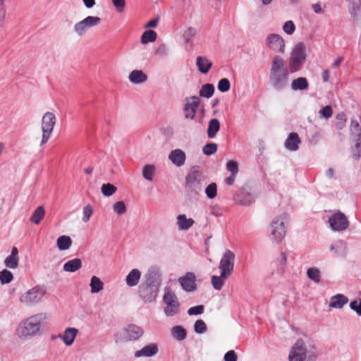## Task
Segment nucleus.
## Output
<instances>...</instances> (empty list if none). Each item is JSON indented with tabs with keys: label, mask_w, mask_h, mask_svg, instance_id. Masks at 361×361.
<instances>
[{
	"label": "nucleus",
	"mask_w": 361,
	"mask_h": 361,
	"mask_svg": "<svg viewBox=\"0 0 361 361\" xmlns=\"http://www.w3.org/2000/svg\"><path fill=\"white\" fill-rule=\"evenodd\" d=\"M72 243V240L69 236L61 235L57 239V246L60 250H68Z\"/></svg>",
	"instance_id": "36"
},
{
	"label": "nucleus",
	"mask_w": 361,
	"mask_h": 361,
	"mask_svg": "<svg viewBox=\"0 0 361 361\" xmlns=\"http://www.w3.org/2000/svg\"><path fill=\"white\" fill-rule=\"evenodd\" d=\"M196 35V30L193 27H188L183 34V38L186 43H190Z\"/></svg>",
	"instance_id": "49"
},
{
	"label": "nucleus",
	"mask_w": 361,
	"mask_h": 361,
	"mask_svg": "<svg viewBox=\"0 0 361 361\" xmlns=\"http://www.w3.org/2000/svg\"><path fill=\"white\" fill-rule=\"evenodd\" d=\"M305 47L302 43L297 44L291 51L289 68L291 73L299 71L305 61Z\"/></svg>",
	"instance_id": "6"
},
{
	"label": "nucleus",
	"mask_w": 361,
	"mask_h": 361,
	"mask_svg": "<svg viewBox=\"0 0 361 361\" xmlns=\"http://www.w3.org/2000/svg\"><path fill=\"white\" fill-rule=\"evenodd\" d=\"M78 333V330L74 327L66 328L63 334H59V338H61L64 344L67 346H71Z\"/></svg>",
	"instance_id": "17"
},
{
	"label": "nucleus",
	"mask_w": 361,
	"mask_h": 361,
	"mask_svg": "<svg viewBox=\"0 0 361 361\" xmlns=\"http://www.w3.org/2000/svg\"><path fill=\"white\" fill-rule=\"evenodd\" d=\"M205 193L209 199H213L217 194V186L214 183H210L205 189Z\"/></svg>",
	"instance_id": "43"
},
{
	"label": "nucleus",
	"mask_w": 361,
	"mask_h": 361,
	"mask_svg": "<svg viewBox=\"0 0 361 361\" xmlns=\"http://www.w3.org/2000/svg\"><path fill=\"white\" fill-rule=\"evenodd\" d=\"M126 337L130 341H135L143 334V329L135 324H130L125 329Z\"/></svg>",
	"instance_id": "19"
},
{
	"label": "nucleus",
	"mask_w": 361,
	"mask_h": 361,
	"mask_svg": "<svg viewBox=\"0 0 361 361\" xmlns=\"http://www.w3.org/2000/svg\"><path fill=\"white\" fill-rule=\"evenodd\" d=\"M329 223L330 228L334 231H345L349 226L346 216L339 211L329 217Z\"/></svg>",
	"instance_id": "12"
},
{
	"label": "nucleus",
	"mask_w": 361,
	"mask_h": 361,
	"mask_svg": "<svg viewBox=\"0 0 361 361\" xmlns=\"http://www.w3.org/2000/svg\"><path fill=\"white\" fill-rule=\"evenodd\" d=\"M45 216V209L43 206H39L34 211L30 217V221L39 224Z\"/></svg>",
	"instance_id": "34"
},
{
	"label": "nucleus",
	"mask_w": 361,
	"mask_h": 361,
	"mask_svg": "<svg viewBox=\"0 0 361 361\" xmlns=\"http://www.w3.org/2000/svg\"><path fill=\"white\" fill-rule=\"evenodd\" d=\"M171 336L174 340L182 341L186 338L187 331L182 326L176 325L171 328Z\"/></svg>",
	"instance_id": "31"
},
{
	"label": "nucleus",
	"mask_w": 361,
	"mask_h": 361,
	"mask_svg": "<svg viewBox=\"0 0 361 361\" xmlns=\"http://www.w3.org/2000/svg\"><path fill=\"white\" fill-rule=\"evenodd\" d=\"M56 118L52 112H47L44 114L42 120V137L41 145L47 143L51 137Z\"/></svg>",
	"instance_id": "9"
},
{
	"label": "nucleus",
	"mask_w": 361,
	"mask_h": 361,
	"mask_svg": "<svg viewBox=\"0 0 361 361\" xmlns=\"http://www.w3.org/2000/svg\"><path fill=\"white\" fill-rule=\"evenodd\" d=\"M196 65L200 73L207 74L212 66V63L205 56H197Z\"/></svg>",
	"instance_id": "28"
},
{
	"label": "nucleus",
	"mask_w": 361,
	"mask_h": 361,
	"mask_svg": "<svg viewBox=\"0 0 361 361\" xmlns=\"http://www.w3.org/2000/svg\"><path fill=\"white\" fill-rule=\"evenodd\" d=\"M47 293L43 286H36L28 290L20 297V301L25 305H32L39 302Z\"/></svg>",
	"instance_id": "8"
},
{
	"label": "nucleus",
	"mask_w": 361,
	"mask_h": 361,
	"mask_svg": "<svg viewBox=\"0 0 361 361\" xmlns=\"http://www.w3.org/2000/svg\"><path fill=\"white\" fill-rule=\"evenodd\" d=\"M168 53H169V49H168L167 46L164 44H161L156 49V54L157 55H159L161 56H166L168 54Z\"/></svg>",
	"instance_id": "58"
},
{
	"label": "nucleus",
	"mask_w": 361,
	"mask_h": 361,
	"mask_svg": "<svg viewBox=\"0 0 361 361\" xmlns=\"http://www.w3.org/2000/svg\"><path fill=\"white\" fill-rule=\"evenodd\" d=\"M159 351V348L157 344L150 343L144 346L142 349L137 350L135 353L136 357H152L155 355Z\"/></svg>",
	"instance_id": "20"
},
{
	"label": "nucleus",
	"mask_w": 361,
	"mask_h": 361,
	"mask_svg": "<svg viewBox=\"0 0 361 361\" xmlns=\"http://www.w3.org/2000/svg\"><path fill=\"white\" fill-rule=\"evenodd\" d=\"M158 21H159V18H158L152 19V20H149L147 23L145 27H155L157 25Z\"/></svg>",
	"instance_id": "64"
},
{
	"label": "nucleus",
	"mask_w": 361,
	"mask_h": 361,
	"mask_svg": "<svg viewBox=\"0 0 361 361\" xmlns=\"http://www.w3.org/2000/svg\"><path fill=\"white\" fill-rule=\"evenodd\" d=\"M128 78L134 84H140L147 81V75L140 70H134L130 73Z\"/></svg>",
	"instance_id": "30"
},
{
	"label": "nucleus",
	"mask_w": 361,
	"mask_h": 361,
	"mask_svg": "<svg viewBox=\"0 0 361 361\" xmlns=\"http://www.w3.org/2000/svg\"><path fill=\"white\" fill-rule=\"evenodd\" d=\"M226 169L231 173V174L237 175L238 172V165L235 161L231 160L226 164Z\"/></svg>",
	"instance_id": "53"
},
{
	"label": "nucleus",
	"mask_w": 361,
	"mask_h": 361,
	"mask_svg": "<svg viewBox=\"0 0 361 361\" xmlns=\"http://www.w3.org/2000/svg\"><path fill=\"white\" fill-rule=\"evenodd\" d=\"M179 282L185 290L194 291L196 289L195 276L192 272H187L186 276L180 277Z\"/></svg>",
	"instance_id": "16"
},
{
	"label": "nucleus",
	"mask_w": 361,
	"mask_h": 361,
	"mask_svg": "<svg viewBox=\"0 0 361 361\" xmlns=\"http://www.w3.org/2000/svg\"><path fill=\"white\" fill-rule=\"evenodd\" d=\"M155 172V167L154 165H145L142 170V176L145 179L152 181Z\"/></svg>",
	"instance_id": "41"
},
{
	"label": "nucleus",
	"mask_w": 361,
	"mask_h": 361,
	"mask_svg": "<svg viewBox=\"0 0 361 361\" xmlns=\"http://www.w3.org/2000/svg\"><path fill=\"white\" fill-rule=\"evenodd\" d=\"M169 159L175 166L180 167L184 165L186 155L182 149H176L170 152Z\"/></svg>",
	"instance_id": "18"
},
{
	"label": "nucleus",
	"mask_w": 361,
	"mask_h": 361,
	"mask_svg": "<svg viewBox=\"0 0 361 361\" xmlns=\"http://www.w3.org/2000/svg\"><path fill=\"white\" fill-rule=\"evenodd\" d=\"M283 31L288 35H292L295 30V26L292 20L286 21L283 26Z\"/></svg>",
	"instance_id": "52"
},
{
	"label": "nucleus",
	"mask_w": 361,
	"mask_h": 361,
	"mask_svg": "<svg viewBox=\"0 0 361 361\" xmlns=\"http://www.w3.org/2000/svg\"><path fill=\"white\" fill-rule=\"evenodd\" d=\"M140 272H129L126 276L127 285L130 287L136 286L140 281Z\"/></svg>",
	"instance_id": "40"
},
{
	"label": "nucleus",
	"mask_w": 361,
	"mask_h": 361,
	"mask_svg": "<svg viewBox=\"0 0 361 361\" xmlns=\"http://www.w3.org/2000/svg\"><path fill=\"white\" fill-rule=\"evenodd\" d=\"M309 87L307 80L304 77H300L293 80L291 88L294 91L305 90Z\"/></svg>",
	"instance_id": "33"
},
{
	"label": "nucleus",
	"mask_w": 361,
	"mask_h": 361,
	"mask_svg": "<svg viewBox=\"0 0 361 361\" xmlns=\"http://www.w3.org/2000/svg\"><path fill=\"white\" fill-rule=\"evenodd\" d=\"M220 130V122L217 118H212L208 123L207 135L209 138H214Z\"/></svg>",
	"instance_id": "29"
},
{
	"label": "nucleus",
	"mask_w": 361,
	"mask_h": 361,
	"mask_svg": "<svg viewBox=\"0 0 361 361\" xmlns=\"http://www.w3.org/2000/svg\"><path fill=\"white\" fill-rule=\"evenodd\" d=\"M82 267V261L80 259L75 258L68 260L63 265V271H78Z\"/></svg>",
	"instance_id": "35"
},
{
	"label": "nucleus",
	"mask_w": 361,
	"mask_h": 361,
	"mask_svg": "<svg viewBox=\"0 0 361 361\" xmlns=\"http://www.w3.org/2000/svg\"><path fill=\"white\" fill-rule=\"evenodd\" d=\"M224 361H237V355L233 350H229L224 355Z\"/></svg>",
	"instance_id": "60"
},
{
	"label": "nucleus",
	"mask_w": 361,
	"mask_h": 361,
	"mask_svg": "<svg viewBox=\"0 0 361 361\" xmlns=\"http://www.w3.org/2000/svg\"><path fill=\"white\" fill-rule=\"evenodd\" d=\"M301 142V140L296 133H290L286 142L285 147L290 151H296L299 149V145Z\"/></svg>",
	"instance_id": "22"
},
{
	"label": "nucleus",
	"mask_w": 361,
	"mask_h": 361,
	"mask_svg": "<svg viewBox=\"0 0 361 361\" xmlns=\"http://www.w3.org/2000/svg\"><path fill=\"white\" fill-rule=\"evenodd\" d=\"M319 117L328 119L331 118L333 115V110L331 106H326L323 107L319 111Z\"/></svg>",
	"instance_id": "48"
},
{
	"label": "nucleus",
	"mask_w": 361,
	"mask_h": 361,
	"mask_svg": "<svg viewBox=\"0 0 361 361\" xmlns=\"http://www.w3.org/2000/svg\"><path fill=\"white\" fill-rule=\"evenodd\" d=\"M157 35L154 30H149L145 31L141 37V42L144 44L148 42H153L157 39Z\"/></svg>",
	"instance_id": "38"
},
{
	"label": "nucleus",
	"mask_w": 361,
	"mask_h": 361,
	"mask_svg": "<svg viewBox=\"0 0 361 361\" xmlns=\"http://www.w3.org/2000/svg\"><path fill=\"white\" fill-rule=\"evenodd\" d=\"M101 23V18L98 16H87L83 20L74 25V32L79 36H83L87 30L98 25Z\"/></svg>",
	"instance_id": "10"
},
{
	"label": "nucleus",
	"mask_w": 361,
	"mask_h": 361,
	"mask_svg": "<svg viewBox=\"0 0 361 361\" xmlns=\"http://www.w3.org/2000/svg\"><path fill=\"white\" fill-rule=\"evenodd\" d=\"M18 257L9 255L4 261L5 265L10 269H16L18 267Z\"/></svg>",
	"instance_id": "50"
},
{
	"label": "nucleus",
	"mask_w": 361,
	"mask_h": 361,
	"mask_svg": "<svg viewBox=\"0 0 361 361\" xmlns=\"http://www.w3.org/2000/svg\"><path fill=\"white\" fill-rule=\"evenodd\" d=\"M267 47L275 52L283 54L285 52V41L279 34H269L266 39Z\"/></svg>",
	"instance_id": "13"
},
{
	"label": "nucleus",
	"mask_w": 361,
	"mask_h": 361,
	"mask_svg": "<svg viewBox=\"0 0 361 361\" xmlns=\"http://www.w3.org/2000/svg\"><path fill=\"white\" fill-rule=\"evenodd\" d=\"M317 357L314 345L307 348L305 341L298 339L290 348L288 355L289 361H305L308 359L309 361H314Z\"/></svg>",
	"instance_id": "4"
},
{
	"label": "nucleus",
	"mask_w": 361,
	"mask_h": 361,
	"mask_svg": "<svg viewBox=\"0 0 361 361\" xmlns=\"http://www.w3.org/2000/svg\"><path fill=\"white\" fill-rule=\"evenodd\" d=\"M214 92V86L212 84L203 85L200 90V95L204 98H210Z\"/></svg>",
	"instance_id": "39"
},
{
	"label": "nucleus",
	"mask_w": 361,
	"mask_h": 361,
	"mask_svg": "<svg viewBox=\"0 0 361 361\" xmlns=\"http://www.w3.org/2000/svg\"><path fill=\"white\" fill-rule=\"evenodd\" d=\"M114 6L117 8L118 11H122L125 6V0H111Z\"/></svg>",
	"instance_id": "62"
},
{
	"label": "nucleus",
	"mask_w": 361,
	"mask_h": 361,
	"mask_svg": "<svg viewBox=\"0 0 361 361\" xmlns=\"http://www.w3.org/2000/svg\"><path fill=\"white\" fill-rule=\"evenodd\" d=\"M288 215L283 213L275 216L270 223V233L273 241L281 243L286 233Z\"/></svg>",
	"instance_id": "5"
},
{
	"label": "nucleus",
	"mask_w": 361,
	"mask_h": 361,
	"mask_svg": "<svg viewBox=\"0 0 361 361\" xmlns=\"http://www.w3.org/2000/svg\"><path fill=\"white\" fill-rule=\"evenodd\" d=\"M13 279L12 272H0V281L2 284L10 283Z\"/></svg>",
	"instance_id": "54"
},
{
	"label": "nucleus",
	"mask_w": 361,
	"mask_h": 361,
	"mask_svg": "<svg viewBox=\"0 0 361 361\" xmlns=\"http://www.w3.org/2000/svg\"><path fill=\"white\" fill-rule=\"evenodd\" d=\"M349 131L350 135L354 138L361 137V126L359 121L354 117L350 119Z\"/></svg>",
	"instance_id": "32"
},
{
	"label": "nucleus",
	"mask_w": 361,
	"mask_h": 361,
	"mask_svg": "<svg viewBox=\"0 0 361 361\" xmlns=\"http://www.w3.org/2000/svg\"><path fill=\"white\" fill-rule=\"evenodd\" d=\"M161 285V276L157 272H149L145 281L138 287L139 297L145 303H152L157 299Z\"/></svg>",
	"instance_id": "3"
},
{
	"label": "nucleus",
	"mask_w": 361,
	"mask_h": 361,
	"mask_svg": "<svg viewBox=\"0 0 361 361\" xmlns=\"http://www.w3.org/2000/svg\"><path fill=\"white\" fill-rule=\"evenodd\" d=\"M194 330L197 334L204 333L207 330L205 322L202 319L197 320L194 324Z\"/></svg>",
	"instance_id": "47"
},
{
	"label": "nucleus",
	"mask_w": 361,
	"mask_h": 361,
	"mask_svg": "<svg viewBox=\"0 0 361 361\" xmlns=\"http://www.w3.org/2000/svg\"><path fill=\"white\" fill-rule=\"evenodd\" d=\"M355 144L352 148L353 156L359 159L361 157V137L354 138Z\"/></svg>",
	"instance_id": "42"
},
{
	"label": "nucleus",
	"mask_w": 361,
	"mask_h": 361,
	"mask_svg": "<svg viewBox=\"0 0 361 361\" xmlns=\"http://www.w3.org/2000/svg\"><path fill=\"white\" fill-rule=\"evenodd\" d=\"M255 197L253 192L247 191L245 188H243L238 195L240 204L245 206H248L253 203L255 200Z\"/></svg>",
	"instance_id": "24"
},
{
	"label": "nucleus",
	"mask_w": 361,
	"mask_h": 361,
	"mask_svg": "<svg viewBox=\"0 0 361 361\" xmlns=\"http://www.w3.org/2000/svg\"><path fill=\"white\" fill-rule=\"evenodd\" d=\"M90 286L92 293H99L104 288L103 282L95 276L92 277Z\"/></svg>",
	"instance_id": "37"
},
{
	"label": "nucleus",
	"mask_w": 361,
	"mask_h": 361,
	"mask_svg": "<svg viewBox=\"0 0 361 361\" xmlns=\"http://www.w3.org/2000/svg\"><path fill=\"white\" fill-rule=\"evenodd\" d=\"M176 224L180 231H187L195 224V221L191 218H187L185 214H179L176 217Z\"/></svg>",
	"instance_id": "26"
},
{
	"label": "nucleus",
	"mask_w": 361,
	"mask_h": 361,
	"mask_svg": "<svg viewBox=\"0 0 361 361\" xmlns=\"http://www.w3.org/2000/svg\"><path fill=\"white\" fill-rule=\"evenodd\" d=\"M202 181L201 173L196 169L191 170L185 178L186 186L195 193L202 190Z\"/></svg>",
	"instance_id": "11"
},
{
	"label": "nucleus",
	"mask_w": 361,
	"mask_h": 361,
	"mask_svg": "<svg viewBox=\"0 0 361 361\" xmlns=\"http://www.w3.org/2000/svg\"><path fill=\"white\" fill-rule=\"evenodd\" d=\"M235 255L231 250H226L220 262L221 271H233Z\"/></svg>",
	"instance_id": "15"
},
{
	"label": "nucleus",
	"mask_w": 361,
	"mask_h": 361,
	"mask_svg": "<svg viewBox=\"0 0 361 361\" xmlns=\"http://www.w3.org/2000/svg\"><path fill=\"white\" fill-rule=\"evenodd\" d=\"M204 309V307L202 305L194 306V307H192L188 309V314L189 315H198V314H201L203 313Z\"/></svg>",
	"instance_id": "56"
},
{
	"label": "nucleus",
	"mask_w": 361,
	"mask_h": 361,
	"mask_svg": "<svg viewBox=\"0 0 361 361\" xmlns=\"http://www.w3.org/2000/svg\"><path fill=\"white\" fill-rule=\"evenodd\" d=\"M348 302V298L341 293H338L330 298L329 307L341 309Z\"/></svg>",
	"instance_id": "27"
},
{
	"label": "nucleus",
	"mask_w": 361,
	"mask_h": 361,
	"mask_svg": "<svg viewBox=\"0 0 361 361\" xmlns=\"http://www.w3.org/2000/svg\"><path fill=\"white\" fill-rule=\"evenodd\" d=\"M288 80L289 72L286 61L280 56H275L269 72L270 85L276 90H282L288 85Z\"/></svg>",
	"instance_id": "1"
},
{
	"label": "nucleus",
	"mask_w": 361,
	"mask_h": 361,
	"mask_svg": "<svg viewBox=\"0 0 361 361\" xmlns=\"http://www.w3.org/2000/svg\"><path fill=\"white\" fill-rule=\"evenodd\" d=\"M82 213V221L84 222H87L93 213V209L90 205L88 204L83 208Z\"/></svg>",
	"instance_id": "57"
},
{
	"label": "nucleus",
	"mask_w": 361,
	"mask_h": 361,
	"mask_svg": "<svg viewBox=\"0 0 361 361\" xmlns=\"http://www.w3.org/2000/svg\"><path fill=\"white\" fill-rule=\"evenodd\" d=\"M348 11L354 21L358 20L361 16V1L353 0L348 4Z\"/></svg>",
	"instance_id": "25"
},
{
	"label": "nucleus",
	"mask_w": 361,
	"mask_h": 361,
	"mask_svg": "<svg viewBox=\"0 0 361 361\" xmlns=\"http://www.w3.org/2000/svg\"><path fill=\"white\" fill-rule=\"evenodd\" d=\"M329 248L330 250L334 252V255L338 257H344L347 253V244L341 240L332 243Z\"/></svg>",
	"instance_id": "21"
},
{
	"label": "nucleus",
	"mask_w": 361,
	"mask_h": 361,
	"mask_svg": "<svg viewBox=\"0 0 361 361\" xmlns=\"http://www.w3.org/2000/svg\"><path fill=\"white\" fill-rule=\"evenodd\" d=\"M5 1L6 0H0V27L3 25L6 16V9L4 6Z\"/></svg>",
	"instance_id": "59"
},
{
	"label": "nucleus",
	"mask_w": 361,
	"mask_h": 361,
	"mask_svg": "<svg viewBox=\"0 0 361 361\" xmlns=\"http://www.w3.org/2000/svg\"><path fill=\"white\" fill-rule=\"evenodd\" d=\"M116 191V188L110 183L103 184L102 186V192L104 196L109 197Z\"/></svg>",
	"instance_id": "44"
},
{
	"label": "nucleus",
	"mask_w": 361,
	"mask_h": 361,
	"mask_svg": "<svg viewBox=\"0 0 361 361\" xmlns=\"http://www.w3.org/2000/svg\"><path fill=\"white\" fill-rule=\"evenodd\" d=\"M46 315L37 314L21 321L16 329V336L21 340L32 338L40 333Z\"/></svg>",
	"instance_id": "2"
},
{
	"label": "nucleus",
	"mask_w": 361,
	"mask_h": 361,
	"mask_svg": "<svg viewBox=\"0 0 361 361\" xmlns=\"http://www.w3.org/2000/svg\"><path fill=\"white\" fill-rule=\"evenodd\" d=\"M217 147L218 146L216 143H207L204 146L202 151L205 155L209 156L216 153Z\"/></svg>",
	"instance_id": "46"
},
{
	"label": "nucleus",
	"mask_w": 361,
	"mask_h": 361,
	"mask_svg": "<svg viewBox=\"0 0 361 361\" xmlns=\"http://www.w3.org/2000/svg\"><path fill=\"white\" fill-rule=\"evenodd\" d=\"M184 105V115L185 118L193 119L195 116L197 108L200 103V99L197 96L186 97Z\"/></svg>",
	"instance_id": "14"
},
{
	"label": "nucleus",
	"mask_w": 361,
	"mask_h": 361,
	"mask_svg": "<svg viewBox=\"0 0 361 361\" xmlns=\"http://www.w3.org/2000/svg\"><path fill=\"white\" fill-rule=\"evenodd\" d=\"M230 87L231 83L227 78H222L218 82L217 88L221 92H228L230 90Z\"/></svg>",
	"instance_id": "45"
},
{
	"label": "nucleus",
	"mask_w": 361,
	"mask_h": 361,
	"mask_svg": "<svg viewBox=\"0 0 361 361\" xmlns=\"http://www.w3.org/2000/svg\"><path fill=\"white\" fill-rule=\"evenodd\" d=\"M231 272H221L219 276H212V285L215 290H220L224 285L225 281L229 278Z\"/></svg>",
	"instance_id": "23"
},
{
	"label": "nucleus",
	"mask_w": 361,
	"mask_h": 361,
	"mask_svg": "<svg viewBox=\"0 0 361 361\" xmlns=\"http://www.w3.org/2000/svg\"><path fill=\"white\" fill-rule=\"evenodd\" d=\"M307 276L310 279L315 283H319L321 279L320 272H307Z\"/></svg>",
	"instance_id": "61"
},
{
	"label": "nucleus",
	"mask_w": 361,
	"mask_h": 361,
	"mask_svg": "<svg viewBox=\"0 0 361 361\" xmlns=\"http://www.w3.org/2000/svg\"><path fill=\"white\" fill-rule=\"evenodd\" d=\"M350 307L355 311L357 315L361 316V299L351 301Z\"/></svg>",
	"instance_id": "55"
},
{
	"label": "nucleus",
	"mask_w": 361,
	"mask_h": 361,
	"mask_svg": "<svg viewBox=\"0 0 361 361\" xmlns=\"http://www.w3.org/2000/svg\"><path fill=\"white\" fill-rule=\"evenodd\" d=\"M165 305L164 312L166 317H173L180 312V302L176 295L169 289H166L163 296Z\"/></svg>",
	"instance_id": "7"
},
{
	"label": "nucleus",
	"mask_w": 361,
	"mask_h": 361,
	"mask_svg": "<svg viewBox=\"0 0 361 361\" xmlns=\"http://www.w3.org/2000/svg\"><path fill=\"white\" fill-rule=\"evenodd\" d=\"M113 208L114 211L118 214H123L126 212V207L123 201L116 202Z\"/></svg>",
	"instance_id": "51"
},
{
	"label": "nucleus",
	"mask_w": 361,
	"mask_h": 361,
	"mask_svg": "<svg viewBox=\"0 0 361 361\" xmlns=\"http://www.w3.org/2000/svg\"><path fill=\"white\" fill-rule=\"evenodd\" d=\"M286 255L284 252H281V255H280V257H279L278 260L279 262V264H280V269H284V266L286 264Z\"/></svg>",
	"instance_id": "63"
}]
</instances>
